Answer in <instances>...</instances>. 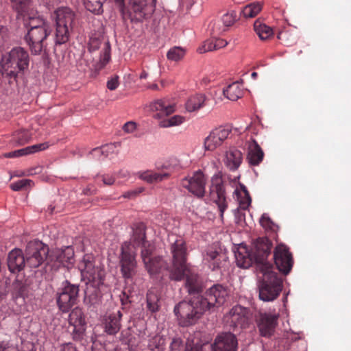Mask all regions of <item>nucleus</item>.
<instances>
[{"label": "nucleus", "mask_w": 351, "mask_h": 351, "mask_svg": "<svg viewBox=\"0 0 351 351\" xmlns=\"http://www.w3.org/2000/svg\"><path fill=\"white\" fill-rule=\"evenodd\" d=\"M271 248L272 243H239L232 247L238 266L247 268L253 262L258 265L262 274L258 284L259 298L265 302L275 300L283 287L282 278L267 261Z\"/></svg>", "instance_id": "1"}, {"label": "nucleus", "mask_w": 351, "mask_h": 351, "mask_svg": "<svg viewBox=\"0 0 351 351\" xmlns=\"http://www.w3.org/2000/svg\"><path fill=\"white\" fill-rule=\"evenodd\" d=\"M141 249L142 260L150 276H153L168 270L171 280L180 281L186 276L185 285L189 294L200 291L201 285L197 280V275L188 269L186 243H173L171 245L173 263L171 268H169L167 263L160 256L155 255L154 243H141Z\"/></svg>", "instance_id": "2"}, {"label": "nucleus", "mask_w": 351, "mask_h": 351, "mask_svg": "<svg viewBox=\"0 0 351 351\" xmlns=\"http://www.w3.org/2000/svg\"><path fill=\"white\" fill-rule=\"evenodd\" d=\"M197 280L202 285L198 277ZM202 289V285L198 293L191 294L197 296H194L189 302L182 301L175 306L174 313L181 326L195 324L205 311L221 306L228 296L227 288L219 284L214 285L204 295H199Z\"/></svg>", "instance_id": "3"}, {"label": "nucleus", "mask_w": 351, "mask_h": 351, "mask_svg": "<svg viewBox=\"0 0 351 351\" xmlns=\"http://www.w3.org/2000/svg\"><path fill=\"white\" fill-rule=\"evenodd\" d=\"M29 62L28 51L21 47H15L1 56V75L3 77L16 81L28 70Z\"/></svg>", "instance_id": "4"}, {"label": "nucleus", "mask_w": 351, "mask_h": 351, "mask_svg": "<svg viewBox=\"0 0 351 351\" xmlns=\"http://www.w3.org/2000/svg\"><path fill=\"white\" fill-rule=\"evenodd\" d=\"M80 268L83 278L87 280L84 302L95 305L99 302L101 298L99 286L102 284V272L98 267H95L93 257L89 255L84 256Z\"/></svg>", "instance_id": "5"}, {"label": "nucleus", "mask_w": 351, "mask_h": 351, "mask_svg": "<svg viewBox=\"0 0 351 351\" xmlns=\"http://www.w3.org/2000/svg\"><path fill=\"white\" fill-rule=\"evenodd\" d=\"M237 339L231 332H224L217 337L214 346L208 342L199 343L187 340L184 351H237Z\"/></svg>", "instance_id": "6"}, {"label": "nucleus", "mask_w": 351, "mask_h": 351, "mask_svg": "<svg viewBox=\"0 0 351 351\" xmlns=\"http://www.w3.org/2000/svg\"><path fill=\"white\" fill-rule=\"evenodd\" d=\"M209 198L211 202L217 206L220 218L223 220L224 212L228 206V202L226 197L223 175L221 171H218L211 178Z\"/></svg>", "instance_id": "7"}, {"label": "nucleus", "mask_w": 351, "mask_h": 351, "mask_svg": "<svg viewBox=\"0 0 351 351\" xmlns=\"http://www.w3.org/2000/svg\"><path fill=\"white\" fill-rule=\"evenodd\" d=\"M56 30L55 43L62 45L68 41L69 30L75 19L74 12L69 8H59L56 12Z\"/></svg>", "instance_id": "8"}, {"label": "nucleus", "mask_w": 351, "mask_h": 351, "mask_svg": "<svg viewBox=\"0 0 351 351\" xmlns=\"http://www.w3.org/2000/svg\"><path fill=\"white\" fill-rule=\"evenodd\" d=\"M51 32L50 27H33L28 28L24 38L32 54H40L46 47V40Z\"/></svg>", "instance_id": "9"}, {"label": "nucleus", "mask_w": 351, "mask_h": 351, "mask_svg": "<svg viewBox=\"0 0 351 351\" xmlns=\"http://www.w3.org/2000/svg\"><path fill=\"white\" fill-rule=\"evenodd\" d=\"M224 319L226 324L234 330L245 329L251 324L252 314L249 308L236 305L225 315Z\"/></svg>", "instance_id": "10"}, {"label": "nucleus", "mask_w": 351, "mask_h": 351, "mask_svg": "<svg viewBox=\"0 0 351 351\" xmlns=\"http://www.w3.org/2000/svg\"><path fill=\"white\" fill-rule=\"evenodd\" d=\"M136 250L132 243H124L121 246L120 258L121 273L125 279H131L136 273Z\"/></svg>", "instance_id": "11"}, {"label": "nucleus", "mask_w": 351, "mask_h": 351, "mask_svg": "<svg viewBox=\"0 0 351 351\" xmlns=\"http://www.w3.org/2000/svg\"><path fill=\"white\" fill-rule=\"evenodd\" d=\"M68 331L75 341H82L85 336L86 322L82 308H74L69 315Z\"/></svg>", "instance_id": "12"}, {"label": "nucleus", "mask_w": 351, "mask_h": 351, "mask_svg": "<svg viewBox=\"0 0 351 351\" xmlns=\"http://www.w3.org/2000/svg\"><path fill=\"white\" fill-rule=\"evenodd\" d=\"M79 287L65 282L64 287L58 293L57 304L59 309L65 313L68 312L73 305L77 304L79 298Z\"/></svg>", "instance_id": "13"}, {"label": "nucleus", "mask_w": 351, "mask_h": 351, "mask_svg": "<svg viewBox=\"0 0 351 351\" xmlns=\"http://www.w3.org/2000/svg\"><path fill=\"white\" fill-rule=\"evenodd\" d=\"M49 254V247L45 243H27L25 263L30 267H38Z\"/></svg>", "instance_id": "14"}, {"label": "nucleus", "mask_w": 351, "mask_h": 351, "mask_svg": "<svg viewBox=\"0 0 351 351\" xmlns=\"http://www.w3.org/2000/svg\"><path fill=\"white\" fill-rule=\"evenodd\" d=\"M274 260L278 269L282 274H288L293 265V258L289 248L283 243H280L274 251Z\"/></svg>", "instance_id": "15"}, {"label": "nucleus", "mask_w": 351, "mask_h": 351, "mask_svg": "<svg viewBox=\"0 0 351 351\" xmlns=\"http://www.w3.org/2000/svg\"><path fill=\"white\" fill-rule=\"evenodd\" d=\"M181 185L197 197L204 196L206 179L200 170L195 171L192 176L182 179Z\"/></svg>", "instance_id": "16"}, {"label": "nucleus", "mask_w": 351, "mask_h": 351, "mask_svg": "<svg viewBox=\"0 0 351 351\" xmlns=\"http://www.w3.org/2000/svg\"><path fill=\"white\" fill-rule=\"evenodd\" d=\"M231 131V127L229 125L221 126L213 130L204 140L205 149L213 151L220 147L228 138Z\"/></svg>", "instance_id": "17"}, {"label": "nucleus", "mask_w": 351, "mask_h": 351, "mask_svg": "<svg viewBox=\"0 0 351 351\" xmlns=\"http://www.w3.org/2000/svg\"><path fill=\"white\" fill-rule=\"evenodd\" d=\"M219 243H213L206 250L204 255V261L213 271L219 269L221 267L222 261H225L227 256L223 252Z\"/></svg>", "instance_id": "18"}, {"label": "nucleus", "mask_w": 351, "mask_h": 351, "mask_svg": "<svg viewBox=\"0 0 351 351\" xmlns=\"http://www.w3.org/2000/svg\"><path fill=\"white\" fill-rule=\"evenodd\" d=\"M278 314L260 313L256 317L257 327L262 337H269L274 335L278 325Z\"/></svg>", "instance_id": "19"}, {"label": "nucleus", "mask_w": 351, "mask_h": 351, "mask_svg": "<svg viewBox=\"0 0 351 351\" xmlns=\"http://www.w3.org/2000/svg\"><path fill=\"white\" fill-rule=\"evenodd\" d=\"M122 316L120 311L105 315L102 321L104 332L109 335H116L121 329Z\"/></svg>", "instance_id": "20"}, {"label": "nucleus", "mask_w": 351, "mask_h": 351, "mask_svg": "<svg viewBox=\"0 0 351 351\" xmlns=\"http://www.w3.org/2000/svg\"><path fill=\"white\" fill-rule=\"evenodd\" d=\"M25 265V258L22 251L19 249L12 250L8 256V267L12 273H16L23 269Z\"/></svg>", "instance_id": "21"}, {"label": "nucleus", "mask_w": 351, "mask_h": 351, "mask_svg": "<svg viewBox=\"0 0 351 351\" xmlns=\"http://www.w3.org/2000/svg\"><path fill=\"white\" fill-rule=\"evenodd\" d=\"M150 109L152 111L157 112L154 117L161 119L167 117L174 112L175 108L168 101L165 99H157L150 104Z\"/></svg>", "instance_id": "22"}, {"label": "nucleus", "mask_w": 351, "mask_h": 351, "mask_svg": "<svg viewBox=\"0 0 351 351\" xmlns=\"http://www.w3.org/2000/svg\"><path fill=\"white\" fill-rule=\"evenodd\" d=\"M48 256L62 263H70L74 256V250L71 246L56 247L49 250Z\"/></svg>", "instance_id": "23"}, {"label": "nucleus", "mask_w": 351, "mask_h": 351, "mask_svg": "<svg viewBox=\"0 0 351 351\" xmlns=\"http://www.w3.org/2000/svg\"><path fill=\"white\" fill-rule=\"evenodd\" d=\"M263 150L254 139L247 143V159L251 165H258L263 160Z\"/></svg>", "instance_id": "24"}, {"label": "nucleus", "mask_w": 351, "mask_h": 351, "mask_svg": "<svg viewBox=\"0 0 351 351\" xmlns=\"http://www.w3.org/2000/svg\"><path fill=\"white\" fill-rule=\"evenodd\" d=\"M239 206L243 210H247L251 204L252 199L246 186L243 184H239V189L237 188L234 192Z\"/></svg>", "instance_id": "25"}, {"label": "nucleus", "mask_w": 351, "mask_h": 351, "mask_svg": "<svg viewBox=\"0 0 351 351\" xmlns=\"http://www.w3.org/2000/svg\"><path fill=\"white\" fill-rule=\"evenodd\" d=\"M242 153L234 148H230L226 154L224 163L230 170L238 169L242 162Z\"/></svg>", "instance_id": "26"}, {"label": "nucleus", "mask_w": 351, "mask_h": 351, "mask_svg": "<svg viewBox=\"0 0 351 351\" xmlns=\"http://www.w3.org/2000/svg\"><path fill=\"white\" fill-rule=\"evenodd\" d=\"M138 177L149 184H152L168 178L169 173H158L152 170H146L138 172Z\"/></svg>", "instance_id": "27"}, {"label": "nucleus", "mask_w": 351, "mask_h": 351, "mask_svg": "<svg viewBox=\"0 0 351 351\" xmlns=\"http://www.w3.org/2000/svg\"><path fill=\"white\" fill-rule=\"evenodd\" d=\"M160 294L155 288H151L147 293V308L151 313H156L160 309Z\"/></svg>", "instance_id": "28"}, {"label": "nucleus", "mask_w": 351, "mask_h": 351, "mask_svg": "<svg viewBox=\"0 0 351 351\" xmlns=\"http://www.w3.org/2000/svg\"><path fill=\"white\" fill-rule=\"evenodd\" d=\"M206 101V96L203 94H196L191 96L185 104L186 110L193 112L202 108Z\"/></svg>", "instance_id": "29"}, {"label": "nucleus", "mask_w": 351, "mask_h": 351, "mask_svg": "<svg viewBox=\"0 0 351 351\" xmlns=\"http://www.w3.org/2000/svg\"><path fill=\"white\" fill-rule=\"evenodd\" d=\"M224 96L230 100L236 101L243 95L242 85L239 82H234L229 84L223 89Z\"/></svg>", "instance_id": "30"}, {"label": "nucleus", "mask_w": 351, "mask_h": 351, "mask_svg": "<svg viewBox=\"0 0 351 351\" xmlns=\"http://www.w3.org/2000/svg\"><path fill=\"white\" fill-rule=\"evenodd\" d=\"M130 241H146V226L142 222L135 223L131 226Z\"/></svg>", "instance_id": "31"}, {"label": "nucleus", "mask_w": 351, "mask_h": 351, "mask_svg": "<svg viewBox=\"0 0 351 351\" xmlns=\"http://www.w3.org/2000/svg\"><path fill=\"white\" fill-rule=\"evenodd\" d=\"M110 49L109 42H105L100 53L99 62L95 64H93L96 71H99L109 62L110 60Z\"/></svg>", "instance_id": "32"}, {"label": "nucleus", "mask_w": 351, "mask_h": 351, "mask_svg": "<svg viewBox=\"0 0 351 351\" xmlns=\"http://www.w3.org/2000/svg\"><path fill=\"white\" fill-rule=\"evenodd\" d=\"M186 167V164H183L180 159L176 157H171L168 158L162 165V169L169 173V176L174 171H179Z\"/></svg>", "instance_id": "33"}, {"label": "nucleus", "mask_w": 351, "mask_h": 351, "mask_svg": "<svg viewBox=\"0 0 351 351\" xmlns=\"http://www.w3.org/2000/svg\"><path fill=\"white\" fill-rule=\"evenodd\" d=\"M254 28L261 40H266L273 34L272 29L258 20L255 21Z\"/></svg>", "instance_id": "34"}, {"label": "nucleus", "mask_w": 351, "mask_h": 351, "mask_svg": "<svg viewBox=\"0 0 351 351\" xmlns=\"http://www.w3.org/2000/svg\"><path fill=\"white\" fill-rule=\"evenodd\" d=\"M236 20H237V14H236L235 12L231 11L230 12H227L222 16L221 21H219L223 23V26L222 27H217L218 25H215L214 28L217 29V32L218 33L223 32L226 30V29L228 27L232 25L234 23V22L236 21Z\"/></svg>", "instance_id": "35"}, {"label": "nucleus", "mask_w": 351, "mask_h": 351, "mask_svg": "<svg viewBox=\"0 0 351 351\" xmlns=\"http://www.w3.org/2000/svg\"><path fill=\"white\" fill-rule=\"evenodd\" d=\"M105 1L106 0H84V4L90 12L101 15L104 12L103 4Z\"/></svg>", "instance_id": "36"}, {"label": "nucleus", "mask_w": 351, "mask_h": 351, "mask_svg": "<svg viewBox=\"0 0 351 351\" xmlns=\"http://www.w3.org/2000/svg\"><path fill=\"white\" fill-rule=\"evenodd\" d=\"M13 8L24 16L29 14L32 6V0H11Z\"/></svg>", "instance_id": "37"}, {"label": "nucleus", "mask_w": 351, "mask_h": 351, "mask_svg": "<svg viewBox=\"0 0 351 351\" xmlns=\"http://www.w3.org/2000/svg\"><path fill=\"white\" fill-rule=\"evenodd\" d=\"M132 10L135 13V16L138 20H142L145 18V7L147 3L144 0H134L131 1Z\"/></svg>", "instance_id": "38"}, {"label": "nucleus", "mask_w": 351, "mask_h": 351, "mask_svg": "<svg viewBox=\"0 0 351 351\" xmlns=\"http://www.w3.org/2000/svg\"><path fill=\"white\" fill-rule=\"evenodd\" d=\"M186 54V49L182 47L175 46L169 49L167 53V58L171 62L181 60Z\"/></svg>", "instance_id": "39"}, {"label": "nucleus", "mask_w": 351, "mask_h": 351, "mask_svg": "<svg viewBox=\"0 0 351 351\" xmlns=\"http://www.w3.org/2000/svg\"><path fill=\"white\" fill-rule=\"evenodd\" d=\"M260 223L261 226L266 230H270L272 232V234H274L272 239H276V234L279 228L278 225L275 224L271 221V219L269 218L267 214H263L260 219Z\"/></svg>", "instance_id": "40"}, {"label": "nucleus", "mask_w": 351, "mask_h": 351, "mask_svg": "<svg viewBox=\"0 0 351 351\" xmlns=\"http://www.w3.org/2000/svg\"><path fill=\"white\" fill-rule=\"evenodd\" d=\"M262 10V5L259 2H254L245 5L242 10V14L245 18L256 16Z\"/></svg>", "instance_id": "41"}, {"label": "nucleus", "mask_w": 351, "mask_h": 351, "mask_svg": "<svg viewBox=\"0 0 351 351\" xmlns=\"http://www.w3.org/2000/svg\"><path fill=\"white\" fill-rule=\"evenodd\" d=\"M186 121L184 117L181 115H174L168 119L161 121L159 125L161 128H169L172 126H177L183 123Z\"/></svg>", "instance_id": "42"}, {"label": "nucleus", "mask_w": 351, "mask_h": 351, "mask_svg": "<svg viewBox=\"0 0 351 351\" xmlns=\"http://www.w3.org/2000/svg\"><path fill=\"white\" fill-rule=\"evenodd\" d=\"M30 138L31 135L29 131L21 130L14 132L12 140L16 144L22 145L28 143Z\"/></svg>", "instance_id": "43"}, {"label": "nucleus", "mask_w": 351, "mask_h": 351, "mask_svg": "<svg viewBox=\"0 0 351 351\" xmlns=\"http://www.w3.org/2000/svg\"><path fill=\"white\" fill-rule=\"evenodd\" d=\"M34 185V182L29 179H22L16 182H12L10 184V188L14 191H19L20 190L30 188Z\"/></svg>", "instance_id": "44"}, {"label": "nucleus", "mask_w": 351, "mask_h": 351, "mask_svg": "<svg viewBox=\"0 0 351 351\" xmlns=\"http://www.w3.org/2000/svg\"><path fill=\"white\" fill-rule=\"evenodd\" d=\"M245 210H243V209L240 208L239 206H238V208H237L236 209H234L233 210V213L234 215V221L237 224H238L241 226H243L245 223V215L244 213Z\"/></svg>", "instance_id": "45"}, {"label": "nucleus", "mask_w": 351, "mask_h": 351, "mask_svg": "<svg viewBox=\"0 0 351 351\" xmlns=\"http://www.w3.org/2000/svg\"><path fill=\"white\" fill-rule=\"evenodd\" d=\"M213 50H217L216 45L215 44L213 38L206 40L202 46L199 47L197 49L198 52L200 53L211 51Z\"/></svg>", "instance_id": "46"}, {"label": "nucleus", "mask_w": 351, "mask_h": 351, "mask_svg": "<svg viewBox=\"0 0 351 351\" xmlns=\"http://www.w3.org/2000/svg\"><path fill=\"white\" fill-rule=\"evenodd\" d=\"M13 288L14 291L19 297H24L27 292L26 285L19 280H16L13 283Z\"/></svg>", "instance_id": "47"}, {"label": "nucleus", "mask_w": 351, "mask_h": 351, "mask_svg": "<svg viewBox=\"0 0 351 351\" xmlns=\"http://www.w3.org/2000/svg\"><path fill=\"white\" fill-rule=\"evenodd\" d=\"M101 44L102 42L100 38L97 37H90L88 45L89 52L92 53L99 49Z\"/></svg>", "instance_id": "48"}, {"label": "nucleus", "mask_w": 351, "mask_h": 351, "mask_svg": "<svg viewBox=\"0 0 351 351\" xmlns=\"http://www.w3.org/2000/svg\"><path fill=\"white\" fill-rule=\"evenodd\" d=\"M33 27H49L50 26L47 22H46L45 20H43L42 19L29 17V23L28 24V28H32Z\"/></svg>", "instance_id": "49"}, {"label": "nucleus", "mask_w": 351, "mask_h": 351, "mask_svg": "<svg viewBox=\"0 0 351 351\" xmlns=\"http://www.w3.org/2000/svg\"><path fill=\"white\" fill-rule=\"evenodd\" d=\"M104 158L110 157L115 153L117 146L115 144L110 143L100 147Z\"/></svg>", "instance_id": "50"}, {"label": "nucleus", "mask_w": 351, "mask_h": 351, "mask_svg": "<svg viewBox=\"0 0 351 351\" xmlns=\"http://www.w3.org/2000/svg\"><path fill=\"white\" fill-rule=\"evenodd\" d=\"M144 191L145 188L143 186H139L136 189L125 192L122 196L124 198L134 199L138 195H139Z\"/></svg>", "instance_id": "51"}, {"label": "nucleus", "mask_w": 351, "mask_h": 351, "mask_svg": "<svg viewBox=\"0 0 351 351\" xmlns=\"http://www.w3.org/2000/svg\"><path fill=\"white\" fill-rule=\"evenodd\" d=\"M27 155L26 147L7 152L4 154L5 158H18L22 156Z\"/></svg>", "instance_id": "52"}, {"label": "nucleus", "mask_w": 351, "mask_h": 351, "mask_svg": "<svg viewBox=\"0 0 351 351\" xmlns=\"http://www.w3.org/2000/svg\"><path fill=\"white\" fill-rule=\"evenodd\" d=\"M137 129V125L134 121H128L123 126V130L128 134L134 133Z\"/></svg>", "instance_id": "53"}, {"label": "nucleus", "mask_w": 351, "mask_h": 351, "mask_svg": "<svg viewBox=\"0 0 351 351\" xmlns=\"http://www.w3.org/2000/svg\"><path fill=\"white\" fill-rule=\"evenodd\" d=\"M119 85V77L114 76L109 79L107 82V88L110 90H115Z\"/></svg>", "instance_id": "54"}, {"label": "nucleus", "mask_w": 351, "mask_h": 351, "mask_svg": "<svg viewBox=\"0 0 351 351\" xmlns=\"http://www.w3.org/2000/svg\"><path fill=\"white\" fill-rule=\"evenodd\" d=\"M8 29L3 26L0 27V48L3 47L8 40Z\"/></svg>", "instance_id": "55"}, {"label": "nucleus", "mask_w": 351, "mask_h": 351, "mask_svg": "<svg viewBox=\"0 0 351 351\" xmlns=\"http://www.w3.org/2000/svg\"><path fill=\"white\" fill-rule=\"evenodd\" d=\"M101 178L106 185H112L115 182V177L113 174H104L101 176Z\"/></svg>", "instance_id": "56"}, {"label": "nucleus", "mask_w": 351, "mask_h": 351, "mask_svg": "<svg viewBox=\"0 0 351 351\" xmlns=\"http://www.w3.org/2000/svg\"><path fill=\"white\" fill-rule=\"evenodd\" d=\"M182 345V341L180 338H175L170 345L171 351H178Z\"/></svg>", "instance_id": "57"}, {"label": "nucleus", "mask_w": 351, "mask_h": 351, "mask_svg": "<svg viewBox=\"0 0 351 351\" xmlns=\"http://www.w3.org/2000/svg\"><path fill=\"white\" fill-rule=\"evenodd\" d=\"M130 335H130V332L129 329L123 330L121 332V335H120V337H119L120 338V341H121L125 344H129L130 342V339L129 338V337Z\"/></svg>", "instance_id": "58"}, {"label": "nucleus", "mask_w": 351, "mask_h": 351, "mask_svg": "<svg viewBox=\"0 0 351 351\" xmlns=\"http://www.w3.org/2000/svg\"><path fill=\"white\" fill-rule=\"evenodd\" d=\"M90 155L93 156V157L95 159H97V160H104V156H103V153H102V151H101V147H96V148H94L90 152Z\"/></svg>", "instance_id": "59"}, {"label": "nucleus", "mask_w": 351, "mask_h": 351, "mask_svg": "<svg viewBox=\"0 0 351 351\" xmlns=\"http://www.w3.org/2000/svg\"><path fill=\"white\" fill-rule=\"evenodd\" d=\"M92 351H106L105 345L99 341H94L92 345Z\"/></svg>", "instance_id": "60"}, {"label": "nucleus", "mask_w": 351, "mask_h": 351, "mask_svg": "<svg viewBox=\"0 0 351 351\" xmlns=\"http://www.w3.org/2000/svg\"><path fill=\"white\" fill-rule=\"evenodd\" d=\"M213 38L215 40V44L216 45L217 49L224 47L228 45V42L223 39L215 38Z\"/></svg>", "instance_id": "61"}, {"label": "nucleus", "mask_w": 351, "mask_h": 351, "mask_svg": "<svg viewBox=\"0 0 351 351\" xmlns=\"http://www.w3.org/2000/svg\"><path fill=\"white\" fill-rule=\"evenodd\" d=\"M96 192V189L92 186V185H88L87 186L84 190H83V193L84 195H93L94 193H95Z\"/></svg>", "instance_id": "62"}, {"label": "nucleus", "mask_w": 351, "mask_h": 351, "mask_svg": "<svg viewBox=\"0 0 351 351\" xmlns=\"http://www.w3.org/2000/svg\"><path fill=\"white\" fill-rule=\"evenodd\" d=\"M61 351H77V350L73 343H66L62 345Z\"/></svg>", "instance_id": "63"}, {"label": "nucleus", "mask_w": 351, "mask_h": 351, "mask_svg": "<svg viewBox=\"0 0 351 351\" xmlns=\"http://www.w3.org/2000/svg\"><path fill=\"white\" fill-rule=\"evenodd\" d=\"M49 237L51 240L53 241H56L61 239L60 235L56 234V228H51V230H50Z\"/></svg>", "instance_id": "64"}]
</instances>
